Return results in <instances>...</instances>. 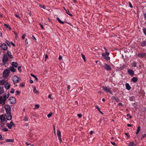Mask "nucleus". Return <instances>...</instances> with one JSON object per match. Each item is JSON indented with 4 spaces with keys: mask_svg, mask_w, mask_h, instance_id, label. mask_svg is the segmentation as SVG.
Wrapping results in <instances>:
<instances>
[{
    "mask_svg": "<svg viewBox=\"0 0 146 146\" xmlns=\"http://www.w3.org/2000/svg\"><path fill=\"white\" fill-rule=\"evenodd\" d=\"M9 59L8 56L6 54H4L2 58L3 65H5V66H6V65H8L9 64Z\"/></svg>",
    "mask_w": 146,
    "mask_h": 146,
    "instance_id": "nucleus-1",
    "label": "nucleus"
},
{
    "mask_svg": "<svg viewBox=\"0 0 146 146\" xmlns=\"http://www.w3.org/2000/svg\"><path fill=\"white\" fill-rule=\"evenodd\" d=\"M10 71L8 69H6L3 73V76L5 78H7L10 73Z\"/></svg>",
    "mask_w": 146,
    "mask_h": 146,
    "instance_id": "nucleus-2",
    "label": "nucleus"
},
{
    "mask_svg": "<svg viewBox=\"0 0 146 146\" xmlns=\"http://www.w3.org/2000/svg\"><path fill=\"white\" fill-rule=\"evenodd\" d=\"M109 53L108 52H106L105 53H102V55L103 57L106 60H109L110 59V57L108 56L109 55Z\"/></svg>",
    "mask_w": 146,
    "mask_h": 146,
    "instance_id": "nucleus-3",
    "label": "nucleus"
},
{
    "mask_svg": "<svg viewBox=\"0 0 146 146\" xmlns=\"http://www.w3.org/2000/svg\"><path fill=\"white\" fill-rule=\"evenodd\" d=\"M5 111L6 113H11V108L10 106L9 105H6L5 106Z\"/></svg>",
    "mask_w": 146,
    "mask_h": 146,
    "instance_id": "nucleus-4",
    "label": "nucleus"
},
{
    "mask_svg": "<svg viewBox=\"0 0 146 146\" xmlns=\"http://www.w3.org/2000/svg\"><path fill=\"white\" fill-rule=\"evenodd\" d=\"M5 116L6 117V118L8 120H10L12 119V116L11 113H6L5 114Z\"/></svg>",
    "mask_w": 146,
    "mask_h": 146,
    "instance_id": "nucleus-5",
    "label": "nucleus"
},
{
    "mask_svg": "<svg viewBox=\"0 0 146 146\" xmlns=\"http://www.w3.org/2000/svg\"><path fill=\"white\" fill-rule=\"evenodd\" d=\"M6 125L9 129H11L12 127L15 126L14 123L12 121H11L9 123H7Z\"/></svg>",
    "mask_w": 146,
    "mask_h": 146,
    "instance_id": "nucleus-6",
    "label": "nucleus"
},
{
    "mask_svg": "<svg viewBox=\"0 0 146 146\" xmlns=\"http://www.w3.org/2000/svg\"><path fill=\"white\" fill-rule=\"evenodd\" d=\"M10 103L11 104H14L16 102V100L15 98L13 97H10L9 99Z\"/></svg>",
    "mask_w": 146,
    "mask_h": 146,
    "instance_id": "nucleus-7",
    "label": "nucleus"
},
{
    "mask_svg": "<svg viewBox=\"0 0 146 146\" xmlns=\"http://www.w3.org/2000/svg\"><path fill=\"white\" fill-rule=\"evenodd\" d=\"M104 67L105 68V69L107 70L111 71V68L108 64H105Z\"/></svg>",
    "mask_w": 146,
    "mask_h": 146,
    "instance_id": "nucleus-8",
    "label": "nucleus"
},
{
    "mask_svg": "<svg viewBox=\"0 0 146 146\" xmlns=\"http://www.w3.org/2000/svg\"><path fill=\"white\" fill-rule=\"evenodd\" d=\"M102 88L106 92H109L110 94L112 93V91L109 88H108L106 87H102Z\"/></svg>",
    "mask_w": 146,
    "mask_h": 146,
    "instance_id": "nucleus-9",
    "label": "nucleus"
},
{
    "mask_svg": "<svg viewBox=\"0 0 146 146\" xmlns=\"http://www.w3.org/2000/svg\"><path fill=\"white\" fill-rule=\"evenodd\" d=\"M6 100L4 99L2 96H0V104L4 105L5 103Z\"/></svg>",
    "mask_w": 146,
    "mask_h": 146,
    "instance_id": "nucleus-10",
    "label": "nucleus"
},
{
    "mask_svg": "<svg viewBox=\"0 0 146 146\" xmlns=\"http://www.w3.org/2000/svg\"><path fill=\"white\" fill-rule=\"evenodd\" d=\"M1 48L4 50H6L7 49V47L5 43H3L1 44Z\"/></svg>",
    "mask_w": 146,
    "mask_h": 146,
    "instance_id": "nucleus-11",
    "label": "nucleus"
},
{
    "mask_svg": "<svg viewBox=\"0 0 146 146\" xmlns=\"http://www.w3.org/2000/svg\"><path fill=\"white\" fill-rule=\"evenodd\" d=\"M19 79L18 77L16 76H15L13 78V81L15 83L18 82Z\"/></svg>",
    "mask_w": 146,
    "mask_h": 146,
    "instance_id": "nucleus-12",
    "label": "nucleus"
},
{
    "mask_svg": "<svg viewBox=\"0 0 146 146\" xmlns=\"http://www.w3.org/2000/svg\"><path fill=\"white\" fill-rule=\"evenodd\" d=\"M0 119L2 122H5L6 121L5 115L4 114L0 115Z\"/></svg>",
    "mask_w": 146,
    "mask_h": 146,
    "instance_id": "nucleus-13",
    "label": "nucleus"
},
{
    "mask_svg": "<svg viewBox=\"0 0 146 146\" xmlns=\"http://www.w3.org/2000/svg\"><path fill=\"white\" fill-rule=\"evenodd\" d=\"M146 56V53H140L137 54V56L141 58H143Z\"/></svg>",
    "mask_w": 146,
    "mask_h": 146,
    "instance_id": "nucleus-14",
    "label": "nucleus"
},
{
    "mask_svg": "<svg viewBox=\"0 0 146 146\" xmlns=\"http://www.w3.org/2000/svg\"><path fill=\"white\" fill-rule=\"evenodd\" d=\"M9 92H7L4 95L3 97L5 99V100H6L9 97Z\"/></svg>",
    "mask_w": 146,
    "mask_h": 146,
    "instance_id": "nucleus-15",
    "label": "nucleus"
},
{
    "mask_svg": "<svg viewBox=\"0 0 146 146\" xmlns=\"http://www.w3.org/2000/svg\"><path fill=\"white\" fill-rule=\"evenodd\" d=\"M127 72L130 75L133 76L134 74L133 71L131 69H128L127 70Z\"/></svg>",
    "mask_w": 146,
    "mask_h": 146,
    "instance_id": "nucleus-16",
    "label": "nucleus"
},
{
    "mask_svg": "<svg viewBox=\"0 0 146 146\" xmlns=\"http://www.w3.org/2000/svg\"><path fill=\"white\" fill-rule=\"evenodd\" d=\"M5 88L7 89H9L10 87V85L8 82H7L6 84H5Z\"/></svg>",
    "mask_w": 146,
    "mask_h": 146,
    "instance_id": "nucleus-17",
    "label": "nucleus"
},
{
    "mask_svg": "<svg viewBox=\"0 0 146 146\" xmlns=\"http://www.w3.org/2000/svg\"><path fill=\"white\" fill-rule=\"evenodd\" d=\"M12 66L15 67H17L18 66V64L17 62H13L11 63Z\"/></svg>",
    "mask_w": 146,
    "mask_h": 146,
    "instance_id": "nucleus-18",
    "label": "nucleus"
},
{
    "mask_svg": "<svg viewBox=\"0 0 146 146\" xmlns=\"http://www.w3.org/2000/svg\"><path fill=\"white\" fill-rule=\"evenodd\" d=\"M4 92V88L3 86L0 87V95Z\"/></svg>",
    "mask_w": 146,
    "mask_h": 146,
    "instance_id": "nucleus-19",
    "label": "nucleus"
},
{
    "mask_svg": "<svg viewBox=\"0 0 146 146\" xmlns=\"http://www.w3.org/2000/svg\"><path fill=\"white\" fill-rule=\"evenodd\" d=\"M7 53L8 55V56L10 58H13V57L11 55V52L9 51H7Z\"/></svg>",
    "mask_w": 146,
    "mask_h": 146,
    "instance_id": "nucleus-20",
    "label": "nucleus"
},
{
    "mask_svg": "<svg viewBox=\"0 0 146 146\" xmlns=\"http://www.w3.org/2000/svg\"><path fill=\"white\" fill-rule=\"evenodd\" d=\"M125 86L126 89L128 90H129L131 89V87L130 86L129 84L128 83H126L125 84Z\"/></svg>",
    "mask_w": 146,
    "mask_h": 146,
    "instance_id": "nucleus-21",
    "label": "nucleus"
},
{
    "mask_svg": "<svg viewBox=\"0 0 146 146\" xmlns=\"http://www.w3.org/2000/svg\"><path fill=\"white\" fill-rule=\"evenodd\" d=\"M131 80L133 82H136L138 80V78L136 77H133L132 78Z\"/></svg>",
    "mask_w": 146,
    "mask_h": 146,
    "instance_id": "nucleus-22",
    "label": "nucleus"
},
{
    "mask_svg": "<svg viewBox=\"0 0 146 146\" xmlns=\"http://www.w3.org/2000/svg\"><path fill=\"white\" fill-rule=\"evenodd\" d=\"M10 71H11L12 72H15L16 71L15 69L14 68L13 66H11L9 68Z\"/></svg>",
    "mask_w": 146,
    "mask_h": 146,
    "instance_id": "nucleus-23",
    "label": "nucleus"
},
{
    "mask_svg": "<svg viewBox=\"0 0 146 146\" xmlns=\"http://www.w3.org/2000/svg\"><path fill=\"white\" fill-rule=\"evenodd\" d=\"M5 83V80H0V85H4Z\"/></svg>",
    "mask_w": 146,
    "mask_h": 146,
    "instance_id": "nucleus-24",
    "label": "nucleus"
},
{
    "mask_svg": "<svg viewBox=\"0 0 146 146\" xmlns=\"http://www.w3.org/2000/svg\"><path fill=\"white\" fill-rule=\"evenodd\" d=\"M141 45L143 47L146 46V41H144L142 42L141 43Z\"/></svg>",
    "mask_w": 146,
    "mask_h": 146,
    "instance_id": "nucleus-25",
    "label": "nucleus"
},
{
    "mask_svg": "<svg viewBox=\"0 0 146 146\" xmlns=\"http://www.w3.org/2000/svg\"><path fill=\"white\" fill-rule=\"evenodd\" d=\"M4 25L6 28H8L9 29V30H11V28L9 25L6 24H4Z\"/></svg>",
    "mask_w": 146,
    "mask_h": 146,
    "instance_id": "nucleus-26",
    "label": "nucleus"
},
{
    "mask_svg": "<svg viewBox=\"0 0 146 146\" xmlns=\"http://www.w3.org/2000/svg\"><path fill=\"white\" fill-rule=\"evenodd\" d=\"M65 11H66V13L70 16H72V15L70 13V11L69 10H66V9H65Z\"/></svg>",
    "mask_w": 146,
    "mask_h": 146,
    "instance_id": "nucleus-27",
    "label": "nucleus"
},
{
    "mask_svg": "<svg viewBox=\"0 0 146 146\" xmlns=\"http://www.w3.org/2000/svg\"><path fill=\"white\" fill-rule=\"evenodd\" d=\"M57 134L58 138L61 137V132L58 130H57Z\"/></svg>",
    "mask_w": 146,
    "mask_h": 146,
    "instance_id": "nucleus-28",
    "label": "nucleus"
},
{
    "mask_svg": "<svg viewBox=\"0 0 146 146\" xmlns=\"http://www.w3.org/2000/svg\"><path fill=\"white\" fill-rule=\"evenodd\" d=\"M33 91L35 94H37L38 93V92L36 90V88L35 87H33Z\"/></svg>",
    "mask_w": 146,
    "mask_h": 146,
    "instance_id": "nucleus-29",
    "label": "nucleus"
},
{
    "mask_svg": "<svg viewBox=\"0 0 146 146\" xmlns=\"http://www.w3.org/2000/svg\"><path fill=\"white\" fill-rule=\"evenodd\" d=\"M134 96H132L129 97V100L131 101H133L135 100Z\"/></svg>",
    "mask_w": 146,
    "mask_h": 146,
    "instance_id": "nucleus-30",
    "label": "nucleus"
},
{
    "mask_svg": "<svg viewBox=\"0 0 146 146\" xmlns=\"http://www.w3.org/2000/svg\"><path fill=\"white\" fill-rule=\"evenodd\" d=\"M5 141L6 142H14V140L11 139H7L5 140Z\"/></svg>",
    "mask_w": 146,
    "mask_h": 146,
    "instance_id": "nucleus-31",
    "label": "nucleus"
},
{
    "mask_svg": "<svg viewBox=\"0 0 146 146\" xmlns=\"http://www.w3.org/2000/svg\"><path fill=\"white\" fill-rule=\"evenodd\" d=\"M56 19L57 20V21L59 22V23H60L62 24H63L64 23V22H63L62 21L59 17H57Z\"/></svg>",
    "mask_w": 146,
    "mask_h": 146,
    "instance_id": "nucleus-32",
    "label": "nucleus"
},
{
    "mask_svg": "<svg viewBox=\"0 0 146 146\" xmlns=\"http://www.w3.org/2000/svg\"><path fill=\"white\" fill-rule=\"evenodd\" d=\"M31 76H32V77H34V78H35V80H36V81H37L38 80V79H37V78L34 74H31Z\"/></svg>",
    "mask_w": 146,
    "mask_h": 146,
    "instance_id": "nucleus-33",
    "label": "nucleus"
},
{
    "mask_svg": "<svg viewBox=\"0 0 146 146\" xmlns=\"http://www.w3.org/2000/svg\"><path fill=\"white\" fill-rule=\"evenodd\" d=\"M137 66V63L135 62H133L132 64V66L133 67H136Z\"/></svg>",
    "mask_w": 146,
    "mask_h": 146,
    "instance_id": "nucleus-34",
    "label": "nucleus"
},
{
    "mask_svg": "<svg viewBox=\"0 0 146 146\" xmlns=\"http://www.w3.org/2000/svg\"><path fill=\"white\" fill-rule=\"evenodd\" d=\"M135 144L134 142H131L129 143V146H135Z\"/></svg>",
    "mask_w": 146,
    "mask_h": 146,
    "instance_id": "nucleus-35",
    "label": "nucleus"
},
{
    "mask_svg": "<svg viewBox=\"0 0 146 146\" xmlns=\"http://www.w3.org/2000/svg\"><path fill=\"white\" fill-rule=\"evenodd\" d=\"M140 129V126H138L137 127V130L136 133V134H137L139 133Z\"/></svg>",
    "mask_w": 146,
    "mask_h": 146,
    "instance_id": "nucleus-36",
    "label": "nucleus"
},
{
    "mask_svg": "<svg viewBox=\"0 0 146 146\" xmlns=\"http://www.w3.org/2000/svg\"><path fill=\"white\" fill-rule=\"evenodd\" d=\"M5 42L8 46H10V44L9 41L8 40H6Z\"/></svg>",
    "mask_w": 146,
    "mask_h": 146,
    "instance_id": "nucleus-37",
    "label": "nucleus"
},
{
    "mask_svg": "<svg viewBox=\"0 0 146 146\" xmlns=\"http://www.w3.org/2000/svg\"><path fill=\"white\" fill-rule=\"evenodd\" d=\"M70 87V85H68L67 87V91L69 92V91Z\"/></svg>",
    "mask_w": 146,
    "mask_h": 146,
    "instance_id": "nucleus-38",
    "label": "nucleus"
},
{
    "mask_svg": "<svg viewBox=\"0 0 146 146\" xmlns=\"http://www.w3.org/2000/svg\"><path fill=\"white\" fill-rule=\"evenodd\" d=\"M113 99L116 102H118L119 101V100L117 97H114Z\"/></svg>",
    "mask_w": 146,
    "mask_h": 146,
    "instance_id": "nucleus-39",
    "label": "nucleus"
},
{
    "mask_svg": "<svg viewBox=\"0 0 146 146\" xmlns=\"http://www.w3.org/2000/svg\"><path fill=\"white\" fill-rule=\"evenodd\" d=\"M81 55H82V58L84 60V61H86V59H85V55H84L82 54H81Z\"/></svg>",
    "mask_w": 146,
    "mask_h": 146,
    "instance_id": "nucleus-40",
    "label": "nucleus"
},
{
    "mask_svg": "<svg viewBox=\"0 0 146 146\" xmlns=\"http://www.w3.org/2000/svg\"><path fill=\"white\" fill-rule=\"evenodd\" d=\"M52 113L50 112L47 115V117L48 118H50L52 115Z\"/></svg>",
    "mask_w": 146,
    "mask_h": 146,
    "instance_id": "nucleus-41",
    "label": "nucleus"
},
{
    "mask_svg": "<svg viewBox=\"0 0 146 146\" xmlns=\"http://www.w3.org/2000/svg\"><path fill=\"white\" fill-rule=\"evenodd\" d=\"M14 92H15L14 89L13 88H11V90L10 93H11L12 94H13Z\"/></svg>",
    "mask_w": 146,
    "mask_h": 146,
    "instance_id": "nucleus-42",
    "label": "nucleus"
},
{
    "mask_svg": "<svg viewBox=\"0 0 146 146\" xmlns=\"http://www.w3.org/2000/svg\"><path fill=\"white\" fill-rule=\"evenodd\" d=\"M39 105L38 104H36L35 105V108H34V109H37L39 107Z\"/></svg>",
    "mask_w": 146,
    "mask_h": 146,
    "instance_id": "nucleus-43",
    "label": "nucleus"
},
{
    "mask_svg": "<svg viewBox=\"0 0 146 146\" xmlns=\"http://www.w3.org/2000/svg\"><path fill=\"white\" fill-rule=\"evenodd\" d=\"M3 130L4 131H8V130L7 128L4 127L3 128Z\"/></svg>",
    "mask_w": 146,
    "mask_h": 146,
    "instance_id": "nucleus-44",
    "label": "nucleus"
},
{
    "mask_svg": "<svg viewBox=\"0 0 146 146\" xmlns=\"http://www.w3.org/2000/svg\"><path fill=\"white\" fill-rule=\"evenodd\" d=\"M16 93V95H19L20 93V92H19V91L18 90H17L16 92H15Z\"/></svg>",
    "mask_w": 146,
    "mask_h": 146,
    "instance_id": "nucleus-45",
    "label": "nucleus"
},
{
    "mask_svg": "<svg viewBox=\"0 0 146 146\" xmlns=\"http://www.w3.org/2000/svg\"><path fill=\"white\" fill-rule=\"evenodd\" d=\"M14 34L15 35V38H17L18 37V34H17V33L15 32H14Z\"/></svg>",
    "mask_w": 146,
    "mask_h": 146,
    "instance_id": "nucleus-46",
    "label": "nucleus"
},
{
    "mask_svg": "<svg viewBox=\"0 0 146 146\" xmlns=\"http://www.w3.org/2000/svg\"><path fill=\"white\" fill-rule=\"evenodd\" d=\"M15 15L17 17L19 18V19H21V17L18 15L15 14Z\"/></svg>",
    "mask_w": 146,
    "mask_h": 146,
    "instance_id": "nucleus-47",
    "label": "nucleus"
},
{
    "mask_svg": "<svg viewBox=\"0 0 146 146\" xmlns=\"http://www.w3.org/2000/svg\"><path fill=\"white\" fill-rule=\"evenodd\" d=\"M24 85H25V84L23 83H22L20 84V86L21 87H23V86H24Z\"/></svg>",
    "mask_w": 146,
    "mask_h": 146,
    "instance_id": "nucleus-48",
    "label": "nucleus"
},
{
    "mask_svg": "<svg viewBox=\"0 0 146 146\" xmlns=\"http://www.w3.org/2000/svg\"><path fill=\"white\" fill-rule=\"evenodd\" d=\"M143 30L144 33L146 35V29H143Z\"/></svg>",
    "mask_w": 146,
    "mask_h": 146,
    "instance_id": "nucleus-49",
    "label": "nucleus"
},
{
    "mask_svg": "<svg viewBox=\"0 0 146 146\" xmlns=\"http://www.w3.org/2000/svg\"><path fill=\"white\" fill-rule=\"evenodd\" d=\"M110 142L112 145H117L114 142L111 141Z\"/></svg>",
    "mask_w": 146,
    "mask_h": 146,
    "instance_id": "nucleus-50",
    "label": "nucleus"
},
{
    "mask_svg": "<svg viewBox=\"0 0 146 146\" xmlns=\"http://www.w3.org/2000/svg\"><path fill=\"white\" fill-rule=\"evenodd\" d=\"M77 115L79 118H81L82 117V114L81 113L78 114Z\"/></svg>",
    "mask_w": 146,
    "mask_h": 146,
    "instance_id": "nucleus-51",
    "label": "nucleus"
},
{
    "mask_svg": "<svg viewBox=\"0 0 146 146\" xmlns=\"http://www.w3.org/2000/svg\"><path fill=\"white\" fill-rule=\"evenodd\" d=\"M25 36H26V35L25 34H24L22 36V39H24Z\"/></svg>",
    "mask_w": 146,
    "mask_h": 146,
    "instance_id": "nucleus-52",
    "label": "nucleus"
},
{
    "mask_svg": "<svg viewBox=\"0 0 146 146\" xmlns=\"http://www.w3.org/2000/svg\"><path fill=\"white\" fill-rule=\"evenodd\" d=\"M21 66H19L18 68V70H19L20 72H21Z\"/></svg>",
    "mask_w": 146,
    "mask_h": 146,
    "instance_id": "nucleus-53",
    "label": "nucleus"
},
{
    "mask_svg": "<svg viewBox=\"0 0 146 146\" xmlns=\"http://www.w3.org/2000/svg\"><path fill=\"white\" fill-rule=\"evenodd\" d=\"M145 137H146V134L142 136V137H141V139H142Z\"/></svg>",
    "mask_w": 146,
    "mask_h": 146,
    "instance_id": "nucleus-54",
    "label": "nucleus"
},
{
    "mask_svg": "<svg viewBox=\"0 0 146 146\" xmlns=\"http://www.w3.org/2000/svg\"><path fill=\"white\" fill-rule=\"evenodd\" d=\"M48 97L49 98L53 100V98H52L51 97V94H49L48 96Z\"/></svg>",
    "mask_w": 146,
    "mask_h": 146,
    "instance_id": "nucleus-55",
    "label": "nucleus"
},
{
    "mask_svg": "<svg viewBox=\"0 0 146 146\" xmlns=\"http://www.w3.org/2000/svg\"><path fill=\"white\" fill-rule=\"evenodd\" d=\"M28 118L27 117H25L24 120L25 121H27L28 120Z\"/></svg>",
    "mask_w": 146,
    "mask_h": 146,
    "instance_id": "nucleus-56",
    "label": "nucleus"
},
{
    "mask_svg": "<svg viewBox=\"0 0 146 146\" xmlns=\"http://www.w3.org/2000/svg\"><path fill=\"white\" fill-rule=\"evenodd\" d=\"M144 19L146 20V12L144 13Z\"/></svg>",
    "mask_w": 146,
    "mask_h": 146,
    "instance_id": "nucleus-57",
    "label": "nucleus"
},
{
    "mask_svg": "<svg viewBox=\"0 0 146 146\" xmlns=\"http://www.w3.org/2000/svg\"><path fill=\"white\" fill-rule=\"evenodd\" d=\"M39 25H40V27L42 29H44V27H43V26L41 24V23H39Z\"/></svg>",
    "mask_w": 146,
    "mask_h": 146,
    "instance_id": "nucleus-58",
    "label": "nucleus"
},
{
    "mask_svg": "<svg viewBox=\"0 0 146 146\" xmlns=\"http://www.w3.org/2000/svg\"><path fill=\"white\" fill-rule=\"evenodd\" d=\"M53 129L54 130V133H55L56 130H55V127L54 125H53Z\"/></svg>",
    "mask_w": 146,
    "mask_h": 146,
    "instance_id": "nucleus-59",
    "label": "nucleus"
},
{
    "mask_svg": "<svg viewBox=\"0 0 146 146\" xmlns=\"http://www.w3.org/2000/svg\"><path fill=\"white\" fill-rule=\"evenodd\" d=\"M0 140H3V139L2 137V136L1 135H0Z\"/></svg>",
    "mask_w": 146,
    "mask_h": 146,
    "instance_id": "nucleus-60",
    "label": "nucleus"
},
{
    "mask_svg": "<svg viewBox=\"0 0 146 146\" xmlns=\"http://www.w3.org/2000/svg\"><path fill=\"white\" fill-rule=\"evenodd\" d=\"M96 108L98 110V111H99L100 112H101V111H100V108L98 106H96Z\"/></svg>",
    "mask_w": 146,
    "mask_h": 146,
    "instance_id": "nucleus-61",
    "label": "nucleus"
},
{
    "mask_svg": "<svg viewBox=\"0 0 146 146\" xmlns=\"http://www.w3.org/2000/svg\"><path fill=\"white\" fill-rule=\"evenodd\" d=\"M125 135H126L127 137H128V138L129 137V135L127 133H125Z\"/></svg>",
    "mask_w": 146,
    "mask_h": 146,
    "instance_id": "nucleus-62",
    "label": "nucleus"
},
{
    "mask_svg": "<svg viewBox=\"0 0 146 146\" xmlns=\"http://www.w3.org/2000/svg\"><path fill=\"white\" fill-rule=\"evenodd\" d=\"M48 55H45V60H46L48 58Z\"/></svg>",
    "mask_w": 146,
    "mask_h": 146,
    "instance_id": "nucleus-63",
    "label": "nucleus"
},
{
    "mask_svg": "<svg viewBox=\"0 0 146 146\" xmlns=\"http://www.w3.org/2000/svg\"><path fill=\"white\" fill-rule=\"evenodd\" d=\"M62 59V57L61 56H59L58 59L60 60H61Z\"/></svg>",
    "mask_w": 146,
    "mask_h": 146,
    "instance_id": "nucleus-64",
    "label": "nucleus"
}]
</instances>
